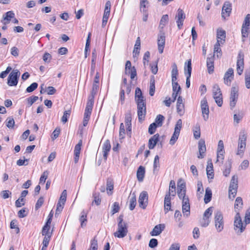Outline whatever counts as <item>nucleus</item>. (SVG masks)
<instances>
[{
  "mask_svg": "<svg viewBox=\"0 0 250 250\" xmlns=\"http://www.w3.org/2000/svg\"><path fill=\"white\" fill-rule=\"evenodd\" d=\"M138 202L139 207L143 209H145L148 203V195L146 191H142L139 196Z\"/></svg>",
  "mask_w": 250,
  "mask_h": 250,
  "instance_id": "nucleus-10",
  "label": "nucleus"
},
{
  "mask_svg": "<svg viewBox=\"0 0 250 250\" xmlns=\"http://www.w3.org/2000/svg\"><path fill=\"white\" fill-rule=\"evenodd\" d=\"M233 78V70L232 68H230L225 74L224 77V83L227 85H229Z\"/></svg>",
  "mask_w": 250,
  "mask_h": 250,
  "instance_id": "nucleus-19",
  "label": "nucleus"
},
{
  "mask_svg": "<svg viewBox=\"0 0 250 250\" xmlns=\"http://www.w3.org/2000/svg\"><path fill=\"white\" fill-rule=\"evenodd\" d=\"M171 81L172 85L173 94H178L181 90V87L177 82L178 71L176 64L174 62L172 64Z\"/></svg>",
  "mask_w": 250,
  "mask_h": 250,
  "instance_id": "nucleus-3",
  "label": "nucleus"
},
{
  "mask_svg": "<svg viewBox=\"0 0 250 250\" xmlns=\"http://www.w3.org/2000/svg\"><path fill=\"white\" fill-rule=\"evenodd\" d=\"M185 14L183 10L178 9L177 13L175 16V19L177 23L178 28L180 29L183 26V21L185 19Z\"/></svg>",
  "mask_w": 250,
  "mask_h": 250,
  "instance_id": "nucleus-13",
  "label": "nucleus"
},
{
  "mask_svg": "<svg viewBox=\"0 0 250 250\" xmlns=\"http://www.w3.org/2000/svg\"><path fill=\"white\" fill-rule=\"evenodd\" d=\"M182 212L184 217H188L190 215L189 201L185 199L182 202Z\"/></svg>",
  "mask_w": 250,
  "mask_h": 250,
  "instance_id": "nucleus-17",
  "label": "nucleus"
},
{
  "mask_svg": "<svg viewBox=\"0 0 250 250\" xmlns=\"http://www.w3.org/2000/svg\"><path fill=\"white\" fill-rule=\"evenodd\" d=\"M165 228V225L164 224H160L154 227L152 230L150 232V234L151 236H157L161 233Z\"/></svg>",
  "mask_w": 250,
  "mask_h": 250,
  "instance_id": "nucleus-20",
  "label": "nucleus"
},
{
  "mask_svg": "<svg viewBox=\"0 0 250 250\" xmlns=\"http://www.w3.org/2000/svg\"><path fill=\"white\" fill-rule=\"evenodd\" d=\"M50 228V225L45 224L42 229V235L43 236H51V235L49 232Z\"/></svg>",
  "mask_w": 250,
  "mask_h": 250,
  "instance_id": "nucleus-51",
  "label": "nucleus"
},
{
  "mask_svg": "<svg viewBox=\"0 0 250 250\" xmlns=\"http://www.w3.org/2000/svg\"><path fill=\"white\" fill-rule=\"evenodd\" d=\"M165 34L164 32L160 31L158 35L157 43L158 49L160 53L162 54L163 52L164 48L165 45Z\"/></svg>",
  "mask_w": 250,
  "mask_h": 250,
  "instance_id": "nucleus-12",
  "label": "nucleus"
},
{
  "mask_svg": "<svg viewBox=\"0 0 250 250\" xmlns=\"http://www.w3.org/2000/svg\"><path fill=\"white\" fill-rule=\"evenodd\" d=\"M159 134H156L152 136L148 141V147L149 149H153L158 143L159 138Z\"/></svg>",
  "mask_w": 250,
  "mask_h": 250,
  "instance_id": "nucleus-26",
  "label": "nucleus"
},
{
  "mask_svg": "<svg viewBox=\"0 0 250 250\" xmlns=\"http://www.w3.org/2000/svg\"><path fill=\"white\" fill-rule=\"evenodd\" d=\"M110 7H111V3L110 1H107L105 3V8L104 10V14L103 17H104L105 19L109 18V16L110 15Z\"/></svg>",
  "mask_w": 250,
  "mask_h": 250,
  "instance_id": "nucleus-37",
  "label": "nucleus"
},
{
  "mask_svg": "<svg viewBox=\"0 0 250 250\" xmlns=\"http://www.w3.org/2000/svg\"><path fill=\"white\" fill-rule=\"evenodd\" d=\"M214 226L218 232H220L224 229V221L223 215L220 211H217L214 213Z\"/></svg>",
  "mask_w": 250,
  "mask_h": 250,
  "instance_id": "nucleus-4",
  "label": "nucleus"
},
{
  "mask_svg": "<svg viewBox=\"0 0 250 250\" xmlns=\"http://www.w3.org/2000/svg\"><path fill=\"white\" fill-rule=\"evenodd\" d=\"M247 136L244 132H241L239 135L238 143V150L236 154L243 155L246 146Z\"/></svg>",
  "mask_w": 250,
  "mask_h": 250,
  "instance_id": "nucleus-6",
  "label": "nucleus"
},
{
  "mask_svg": "<svg viewBox=\"0 0 250 250\" xmlns=\"http://www.w3.org/2000/svg\"><path fill=\"white\" fill-rule=\"evenodd\" d=\"M171 98L168 96L166 97L165 100L163 101V103L167 106L169 107L172 103L175 101L177 95H172Z\"/></svg>",
  "mask_w": 250,
  "mask_h": 250,
  "instance_id": "nucleus-35",
  "label": "nucleus"
},
{
  "mask_svg": "<svg viewBox=\"0 0 250 250\" xmlns=\"http://www.w3.org/2000/svg\"><path fill=\"white\" fill-rule=\"evenodd\" d=\"M120 207L119 203L116 202H114L112 207V214L113 215L115 213L118 212L120 210Z\"/></svg>",
  "mask_w": 250,
  "mask_h": 250,
  "instance_id": "nucleus-58",
  "label": "nucleus"
},
{
  "mask_svg": "<svg viewBox=\"0 0 250 250\" xmlns=\"http://www.w3.org/2000/svg\"><path fill=\"white\" fill-rule=\"evenodd\" d=\"M6 126L9 128H12L14 127L15 125V121L13 117H9L6 120Z\"/></svg>",
  "mask_w": 250,
  "mask_h": 250,
  "instance_id": "nucleus-50",
  "label": "nucleus"
},
{
  "mask_svg": "<svg viewBox=\"0 0 250 250\" xmlns=\"http://www.w3.org/2000/svg\"><path fill=\"white\" fill-rule=\"evenodd\" d=\"M165 119V117L163 115L159 114L157 116L155 122L154 123H156V125L158 127H161L163 125V122Z\"/></svg>",
  "mask_w": 250,
  "mask_h": 250,
  "instance_id": "nucleus-44",
  "label": "nucleus"
},
{
  "mask_svg": "<svg viewBox=\"0 0 250 250\" xmlns=\"http://www.w3.org/2000/svg\"><path fill=\"white\" fill-rule=\"evenodd\" d=\"M177 195L179 199L183 201H184L185 199L189 200V198L188 196H186V191H185L184 190L182 191L181 190H177Z\"/></svg>",
  "mask_w": 250,
  "mask_h": 250,
  "instance_id": "nucleus-49",
  "label": "nucleus"
},
{
  "mask_svg": "<svg viewBox=\"0 0 250 250\" xmlns=\"http://www.w3.org/2000/svg\"><path fill=\"white\" fill-rule=\"evenodd\" d=\"M203 118L204 121H207L209 117V107L201 108Z\"/></svg>",
  "mask_w": 250,
  "mask_h": 250,
  "instance_id": "nucleus-53",
  "label": "nucleus"
},
{
  "mask_svg": "<svg viewBox=\"0 0 250 250\" xmlns=\"http://www.w3.org/2000/svg\"><path fill=\"white\" fill-rule=\"evenodd\" d=\"M94 103V95H90L88 96L87 102L86 103V105L85 109L87 110H91L92 111L93 104Z\"/></svg>",
  "mask_w": 250,
  "mask_h": 250,
  "instance_id": "nucleus-33",
  "label": "nucleus"
},
{
  "mask_svg": "<svg viewBox=\"0 0 250 250\" xmlns=\"http://www.w3.org/2000/svg\"><path fill=\"white\" fill-rule=\"evenodd\" d=\"M168 15H164L162 16L160 21L159 27L161 29H163L164 27L166 25V24L168 22Z\"/></svg>",
  "mask_w": 250,
  "mask_h": 250,
  "instance_id": "nucleus-40",
  "label": "nucleus"
},
{
  "mask_svg": "<svg viewBox=\"0 0 250 250\" xmlns=\"http://www.w3.org/2000/svg\"><path fill=\"white\" fill-rule=\"evenodd\" d=\"M15 14L12 11H9L5 13L3 16V19L1 22L4 24L6 25L10 23L12 19L14 18Z\"/></svg>",
  "mask_w": 250,
  "mask_h": 250,
  "instance_id": "nucleus-18",
  "label": "nucleus"
},
{
  "mask_svg": "<svg viewBox=\"0 0 250 250\" xmlns=\"http://www.w3.org/2000/svg\"><path fill=\"white\" fill-rule=\"evenodd\" d=\"M82 140H80L78 143L75 146L74 148V155H80V151L81 149V146H82Z\"/></svg>",
  "mask_w": 250,
  "mask_h": 250,
  "instance_id": "nucleus-56",
  "label": "nucleus"
},
{
  "mask_svg": "<svg viewBox=\"0 0 250 250\" xmlns=\"http://www.w3.org/2000/svg\"><path fill=\"white\" fill-rule=\"evenodd\" d=\"M220 41L218 40L217 41V42L215 44L214 46V53H218L219 54H217V57L218 58L222 56V51L220 47Z\"/></svg>",
  "mask_w": 250,
  "mask_h": 250,
  "instance_id": "nucleus-43",
  "label": "nucleus"
},
{
  "mask_svg": "<svg viewBox=\"0 0 250 250\" xmlns=\"http://www.w3.org/2000/svg\"><path fill=\"white\" fill-rule=\"evenodd\" d=\"M113 182L111 180L108 179L106 181V190L108 194H112V192L109 193V191H112L113 190Z\"/></svg>",
  "mask_w": 250,
  "mask_h": 250,
  "instance_id": "nucleus-45",
  "label": "nucleus"
},
{
  "mask_svg": "<svg viewBox=\"0 0 250 250\" xmlns=\"http://www.w3.org/2000/svg\"><path fill=\"white\" fill-rule=\"evenodd\" d=\"M139 121L144 120L146 113V98L144 95H135Z\"/></svg>",
  "mask_w": 250,
  "mask_h": 250,
  "instance_id": "nucleus-1",
  "label": "nucleus"
},
{
  "mask_svg": "<svg viewBox=\"0 0 250 250\" xmlns=\"http://www.w3.org/2000/svg\"><path fill=\"white\" fill-rule=\"evenodd\" d=\"M238 181L237 177L235 175H233L232 177L230 183L229 187V197L231 198H234L236 195L237 189L238 188Z\"/></svg>",
  "mask_w": 250,
  "mask_h": 250,
  "instance_id": "nucleus-9",
  "label": "nucleus"
},
{
  "mask_svg": "<svg viewBox=\"0 0 250 250\" xmlns=\"http://www.w3.org/2000/svg\"><path fill=\"white\" fill-rule=\"evenodd\" d=\"M238 95H231L229 98V105L231 109H232L235 106L238 99Z\"/></svg>",
  "mask_w": 250,
  "mask_h": 250,
  "instance_id": "nucleus-42",
  "label": "nucleus"
},
{
  "mask_svg": "<svg viewBox=\"0 0 250 250\" xmlns=\"http://www.w3.org/2000/svg\"><path fill=\"white\" fill-rule=\"evenodd\" d=\"M203 118L204 121H207L209 117V107L201 108Z\"/></svg>",
  "mask_w": 250,
  "mask_h": 250,
  "instance_id": "nucleus-52",
  "label": "nucleus"
},
{
  "mask_svg": "<svg viewBox=\"0 0 250 250\" xmlns=\"http://www.w3.org/2000/svg\"><path fill=\"white\" fill-rule=\"evenodd\" d=\"M20 74V72L18 70H13L8 77V84L9 86H16L18 84Z\"/></svg>",
  "mask_w": 250,
  "mask_h": 250,
  "instance_id": "nucleus-7",
  "label": "nucleus"
},
{
  "mask_svg": "<svg viewBox=\"0 0 250 250\" xmlns=\"http://www.w3.org/2000/svg\"><path fill=\"white\" fill-rule=\"evenodd\" d=\"M93 197L94 198V200L92 202V204L94 203L97 206L100 205L101 199L100 197V193L99 192H93Z\"/></svg>",
  "mask_w": 250,
  "mask_h": 250,
  "instance_id": "nucleus-47",
  "label": "nucleus"
},
{
  "mask_svg": "<svg viewBox=\"0 0 250 250\" xmlns=\"http://www.w3.org/2000/svg\"><path fill=\"white\" fill-rule=\"evenodd\" d=\"M231 11V4L229 1H226L224 4L222 9V16L223 18L229 16Z\"/></svg>",
  "mask_w": 250,
  "mask_h": 250,
  "instance_id": "nucleus-16",
  "label": "nucleus"
},
{
  "mask_svg": "<svg viewBox=\"0 0 250 250\" xmlns=\"http://www.w3.org/2000/svg\"><path fill=\"white\" fill-rule=\"evenodd\" d=\"M40 94L46 93V94H54L56 92V89L53 86H46L44 84H42L40 86Z\"/></svg>",
  "mask_w": 250,
  "mask_h": 250,
  "instance_id": "nucleus-22",
  "label": "nucleus"
},
{
  "mask_svg": "<svg viewBox=\"0 0 250 250\" xmlns=\"http://www.w3.org/2000/svg\"><path fill=\"white\" fill-rule=\"evenodd\" d=\"M217 41L218 40L220 41V42H221V41L223 40L225 41V39L226 38V32L224 30H217Z\"/></svg>",
  "mask_w": 250,
  "mask_h": 250,
  "instance_id": "nucleus-41",
  "label": "nucleus"
},
{
  "mask_svg": "<svg viewBox=\"0 0 250 250\" xmlns=\"http://www.w3.org/2000/svg\"><path fill=\"white\" fill-rule=\"evenodd\" d=\"M212 197V191L211 189L209 188H207L206 189V192L204 197V202L205 204H208L209 203L211 200Z\"/></svg>",
  "mask_w": 250,
  "mask_h": 250,
  "instance_id": "nucleus-36",
  "label": "nucleus"
},
{
  "mask_svg": "<svg viewBox=\"0 0 250 250\" xmlns=\"http://www.w3.org/2000/svg\"><path fill=\"white\" fill-rule=\"evenodd\" d=\"M117 221L118 229L114 233V235L119 238H124L128 232L127 224L124 221V215L120 214L117 218Z\"/></svg>",
  "mask_w": 250,
  "mask_h": 250,
  "instance_id": "nucleus-2",
  "label": "nucleus"
},
{
  "mask_svg": "<svg viewBox=\"0 0 250 250\" xmlns=\"http://www.w3.org/2000/svg\"><path fill=\"white\" fill-rule=\"evenodd\" d=\"M145 168L144 167L140 166L137 171V177L139 182H142L144 178Z\"/></svg>",
  "mask_w": 250,
  "mask_h": 250,
  "instance_id": "nucleus-29",
  "label": "nucleus"
},
{
  "mask_svg": "<svg viewBox=\"0 0 250 250\" xmlns=\"http://www.w3.org/2000/svg\"><path fill=\"white\" fill-rule=\"evenodd\" d=\"M214 99H215V102L218 106L220 107L223 104V97L222 95H214Z\"/></svg>",
  "mask_w": 250,
  "mask_h": 250,
  "instance_id": "nucleus-57",
  "label": "nucleus"
},
{
  "mask_svg": "<svg viewBox=\"0 0 250 250\" xmlns=\"http://www.w3.org/2000/svg\"><path fill=\"white\" fill-rule=\"evenodd\" d=\"M125 72L126 74H130V78L133 80L137 75L136 70L134 66H131V62L126 61L125 63Z\"/></svg>",
  "mask_w": 250,
  "mask_h": 250,
  "instance_id": "nucleus-14",
  "label": "nucleus"
},
{
  "mask_svg": "<svg viewBox=\"0 0 250 250\" xmlns=\"http://www.w3.org/2000/svg\"><path fill=\"white\" fill-rule=\"evenodd\" d=\"M243 205V203L242 198L240 197H237L234 204V210L236 213L239 212L240 210L242 208Z\"/></svg>",
  "mask_w": 250,
  "mask_h": 250,
  "instance_id": "nucleus-28",
  "label": "nucleus"
},
{
  "mask_svg": "<svg viewBox=\"0 0 250 250\" xmlns=\"http://www.w3.org/2000/svg\"><path fill=\"white\" fill-rule=\"evenodd\" d=\"M192 70L191 60L189 59L185 62L184 65V74L185 76L191 77Z\"/></svg>",
  "mask_w": 250,
  "mask_h": 250,
  "instance_id": "nucleus-27",
  "label": "nucleus"
},
{
  "mask_svg": "<svg viewBox=\"0 0 250 250\" xmlns=\"http://www.w3.org/2000/svg\"><path fill=\"white\" fill-rule=\"evenodd\" d=\"M155 77L152 76L150 77L149 86V94H154L155 92Z\"/></svg>",
  "mask_w": 250,
  "mask_h": 250,
  "instance_id": "nucleus-38",
  "label": "nucleus"
},
{
  "mask_svg": "<svg viewBox=\"0 0 250 250\" xmlns=\"http://www.w3.org/2000/svg\"><path fill=\"white\" fill-rule=\"evenodd\" d=\"M213 207H210L207 208L204 213L203 218L200 221V225L202 227H207L210 223V217L213 212Z\"/></svg>",
  "mask_w": 250,
  "mask_h": 250,
  "instance_id": "nucleus-8",
  "label": "nucleus"
},
{
  "mask_svg": "<svg viewBox=\"0 0 250 250\" xmlns=\"http://www.w3.org/2000/svg\"><path fill=\"white\" fill-rule=\"evenodd\" d=\"M164 207V210L166 213L171 210V197L170 196V193H167L165 195Z\"/></svg>",
  "mask_w": 250,
  "mask_h": 250,
  "instance_id": "nucleus-23",
  "label": "nucleus"
},
{
  "mask_svg": "<svg viewBox=\"0 0 250 250\" xmlns=\"http://www.w3.org/2000/svg\"><path fill=\"white\" fill-rule=\"evenodd\" d=\"M250 26V14H248L246 15L244 22L242 24V27L249 28Z\"/></svg>",
  "mask_w": 250,
  "mask_h": 250,
  "instance_id": "nucleus-55",
  "label": "nucleus"
},
{
  "mask_svg": "<svg viewBox=\"0 0 250 250\" xmlns=\"http://www.w3.org/2000/svg\"><path fill=\"white\" fill-rule=\"evenodd\" d=\"M140 46H141L140 38V37H138L136 41V42H135L134 47L133 49V53L134 56L136 57L139 55V53H140Z\"/></svg>",
  "mask_w": 250,
  "mask_h": 250,
  "instance_id": "nucleus-32",
  "label": "nucleus"
},
{
  "mask_svg": "<svg viewBox=\"0 0 250 250\" xmlns=\"http://www.w3.org/2000/svg\"><path fill=\"white\" fill-rule=\"evenodd\" d=\"M225 168L223 171V175L225 177H228L230 172L231 168V160H228L225 164Z\"/></svg>",
  "mask_w": 250,
  "mask_h": 250,
  "instance_id": "nucleus-34",
  "label": "nucleus"
},
{
  "mask_svg": "<svg viewBox=\"0 0 250 250\" xmlns=\"http://www.w3.org/2000/svg\"><path fill=\"white\" fill-rule=\"evenodd\" d=\"M175 184L173 180H171L169 183V191L167 193H170V196L171 195L174 196L176 194Z\"/></svg>",
  "mask_w": 250,
  "mask_h": 250,
  "instance_id": "nucleus-39",
  "label": "nucleus"
},
{
  "mask_svg": "<svg viewBox=\"0 0 250 250\" xmlns=\"http://www.w3.org/2000/svg\"><path fill=\"white\" fill-rule=\"evenodd\" d=\"M129 199V209L133 210L136 205V198L134 192L130 193Z\"/></svg>",
  "mask_w": 250,
  "mask_h": 250,
  "instance_id": "nucleus-30",
  "label": "nucleus"
},
{
  "mask_svg": "<svg viewBox=\"0 0 250 250\" xmlns=\"http://www.w3.org/2000/svg\"><path fill=\"white\" fill-rule=\"evenodd\" d=\"M214 55L207 59V66L209 74H212L214 71Z\"/></svg>",
  "mask_w": 250,
  "mask_h": 250,
  "instance_id": "nucleus-24",
  "label": "nucleus"
},
{
  "mask_svg": "<svg viewBox=\"0 0 250 250\" xmlns=\"http://www.w3.org/2000/svg\"><path fill=\"white\" fill-rule=\"evenodd\" d=\"M197 195L200 196V194H202L204 192V188L203 187L202 182L201 181H198L197 184Z\"/></svg>",
  "mask_w": 250,
  "mask_h": 250,
  "instance_id": "nucleus-60",
  "label": "nucleus"
},
{
  "mask_svg": "<svg viewBox=\"0 0 250 250\" xmlns=\"http://www.w3.org/2000/svg\"><path fill=\"white\" fill-rule=\"evenodd\" d=\"M244 58L243 53L240 52L238 55L237 60V72L239 75H241L243 71Z\"/></svg>",
  "mask_w": 250,
  "mask_h": 250,
  "instance_id": "nucleus-11",
  "label": "nucleus"
},
{
  "mask_svg": "<svg viewBox=\"0 0 250 250\" xmlns=\"http://www.w3.org/2000/svg\"><path fill=\"white\" fill-rule=\"evenodd\" d=\"M244 222L246 225L250 223V208L246 212Z\"/></svg>",
  "mask_w": 250,
  "mask_h": 250,
  "instance_id": "nucleus-64",
  "label": "nucleus"
},
{
  "mask_svg": "<svg viewBox=\"0 0 250 250\" xmlns=\"http://www.w3.org/2000/svg\"><path fill=\"white\" fill-rule=\"evenodd\" d=\"M111 149V145L110 141L107 140L105 141L103 146V156L104 159L106 160L108 154V152Z\"/></svg>",
  "mask_w": 250,
  "mask_h": 250,
  "instance_id": "nucleus-25",
  "label": "nucleus"
},
{
  "mask_svg": "<svg viewBox=\"0 0 250 250\" xmlns=\"http://www.w3.org/2000/svg\"><path fill=\"white\" fill-rule=\"evenodd\" d=\"M79 220L81 222V227L82 228L86 226L87 222V213L84 210L81 213Z\"/></svg>",
  "mask_w": 250,
  "mask_h": 250,
  "instance_id": "nucleus-31",
  "label": "nucleus"
},
{
  "mask_svg": "<svg viewBox=\"0 0 250 250\" xmlns=\"http://www.w3.org/2000/svg\"><path fill=\"white\" fill-rule=\"evenodd\" d=\"M198 150L199 154L198 158L199 159H203L205 156V152L206 151L205 142L203 139H201L198 142Z\"/></svg>",
  "mask_w": 250,
  "mask_h": 250,
  "instance_id": "nucleus-15",
  "label": "nucleus"
},
{
  "mask_svg": "<svg viewBox=\"0 0 250 250\" xmlns=\"http://www.w3.org/2000/svg\"><path fill=\"white\" fill-rule=\"evenodd\" d=\"M125 128L123 123H121L120 125L119 130V137L120 139H123L125 138Z\"/></svg>",
  "mask_w": 250,
  "mask_h": 250,
  "instance_id": "nucleus-61",
  "label": "nucleus"
},
{
  "mask_svg": "<svg viewBox=\"0 0 250 250\" xmlns=\"http://www.w3.org/2000/svg\"><path fill=\"white\" fill-rule=\"evenodd\" d=\"M131 86L129 85H121V90L120 94H129L131 92Z\"/></svg>",
  "mask_w": 250,
  "mask_h": 250,
  "instance_id": "nucleus-48",
  "label": "nucleus"
},
{
  "mask_svg": "<svg viewBox=\"0 0 250 250\" xmlns=\"http://www.w3.org/2000/svg\"><path fill=\"white\" fill-rule=\"evenodd\" d=\"M207 175L208 179H212L214 178V171L213 164L211 159L208 161V165L206 168Z\"/></svg>",
  "mask_w": 250,
  "mask_h": 250,
  "instance_id": "nucleus-21",
  "label": "nucleus"
},
{
  "mask_svg": "<svg viewBox=\"0 0 250 250\" xmlns=\"http://www.w3.org/2000/svg\"><path fill=\"white\" fill-rule=\"evenodd\" d=\"M98 250V242L97 240L95 238L91 241V245L89 250Z\"/></svg>",
  "mask_w": 250,
  "mask_h": 250,
  "instance_id": "nucleus-62",
  "label": "nucleus"
},
{
  "mask_svg": "<svg viewBox=\"0 0 250 250\" xmlns=\"http://www.w3.org/2000/svg\"><path fill=\"white\" fill-rule=\"evenodd\" d=\"M246 224L242 223L239 212L236 214L234 221V229L236 231L238 235H240L245 229Z\"/></svg>",
  "mask_w": 250,
  "mask_h": 250,
  "instance_id": "nucleus-5",
  "label": "nucleus"
},
{
  "mask_svg": "<svg viewBox=\"0 0 250 250\" xmlns=\"http://www.w3.org/2000/svg\"><path fill=\"white\" fill-rule=\"evenodd\" d=\"M245 85L247 88H250V72L245 74Z\"/></svg>",
  "mask_w": 250,
  "mask_h": 250,
  "instance_id": "nucleus-63",
  "label": "nucleus"
},
{
  "mask_svg": "<svg viewBox=\"0 0 250 250\" xmlns=\"http://www.w3.org/2000/svg\"><path fill=\"white\" fill-rule=\"evenodd\" d=\"M179 134L180 133L178 132V130H174V133L172 134V136H171L169 141V144L171 145H173L175 143L176 141L178 138Z\"/></svg>",
  "mask_w": 250,
  "mask_h": 250,
  "instance_id": "nucleus-46",
  "label": "nucleus"
},
{
  "mask_svg": "<svg viewBox=\"0 0 250 250\" xmlns=\"http://www.w3.org/2000/svg\"><path fill=\"white\" fill-rule=\"evenodd\" d=\"M49 174V172L47 170L44 171L42 174L40 179V184H44L48 177Z\"/></svg>",
  "mask_w": 250,
  "mask_h": 250,
  "instance_id": "nucleus-59",
  "label": "nucleus"
},
{
  "mask_svg": "<svg viewBox=\"0 0 250 250\" xmlns=\"http://www.w3.org/2000/svg\"><path fill=\"white\" fill-rule=\"evenodd\" d=\"M71 111L67 110L63 112V114L61 119V121L65 124L68 121V119L69 118L70 115Z\"/></svg>",
  "mask_w": 250,
  "mask_h": 250,
  "instance_id": "nucleus-54",
  "label": "nucleus"
}]
</instances>
